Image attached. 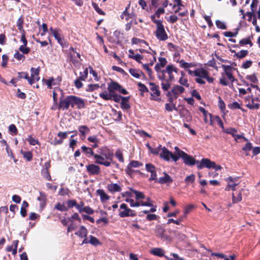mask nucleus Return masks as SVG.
I'll use <instances>...</instances> for the list:
<instances>
[{"label": "nucleus", "instance_id": "6e6d98bb", "mask_svg": "<svg viewBox=\"0 0 260 260\" xmlns=\"http://www.w3.org/2000/svg\"><path fill=\"white\" fill-rule=\"evenodd\" d=\"M72 219L77 220L79 222H81V219L77 213H75L71 217L69 218L68 220L69 222H73Z\"/></svg>", "mask_w": 260, "mask_h": 260}, {"label": "nucleus", "instance_id": "338daca9", "mask_svg": "<svg viewBox=\"0 0 260 260\" xmlns=\"http://www.w3.org/2000/svg\"><path fill=\"white\" fill-rule=\"evenodd\" d=\"M9 130L10 132H11L14 135H16L17 133V128L15 125L13 124H11V125H9Z\"/></svg>", "mask_w": 260, "mask_h": 260}, {"label": "nucleus", "instance_id": "6e6552de", "mask_svg": "<svg viewBox=\"0 0 260 260\" xmlns=\"http://www.w3.org/2000/svg\"><path fill=\"white\" fill-rule=\"evenodd\" d=\"M212 161L208 158H203L200 161L197 160V167L199 169L204 168L211 169Z\"/></svg>", "mask_w": 260, "mask_h": 260}, {"label": "nucleus", "instance_id": "a19ab883", "mask_svg": "<svg viewBox=\"0 0 260 260\" xmlns=\"http://www.w3.org/2000/svg\"><path fill=\"white\" fill-rule=\"evenodd\" d=\"M232 200L234 203H237L242 200V195L241 192H239L237 196H235L233 193L232 194Z\"/></svg>", "mask_w": 260, "mask_h": 260}, {"label": "nucleus", "instance_id": "ea45409f", "mask_svg": "<svg viewBox=\"0 0 260 260\" xmlns=\"http://www.w3.org/2000/svg\"><path fill=\"white\" fill-rule=\"evenodd\" d=\"M239 43L241 46L249 44L252 46L253 45L249 38H244L240 41Z\"/></svg>", "mask_w": 260, "mask_h": 260}, {"label": "nucleus", "instance_id": "052dcab7", "mask_svg": "<svg viewBox=\"0 0 260 260\" xmlns=\"http://www.w3.org/2000/svg\"><path fill=\"white\" fill-rule=\"evenodd\" d=\"M19 50L20 52H22L23 54H27L30 51V48L28 47H26V46L21 45L20 46Z\"/></svg>", "mask_w": 260, "mask_h": 260}, {"label": "nucleus", "instance_id": "c03bdc74", "mask_svg": "<svg viewBox=\"0 0 260 260\" xmlns=\"http://www.w3.org/2000/svg\"><path fill=\"white\" fill-rule=\"evenodd\" d=\"M228 107L231 109H241L240 105L237 102H234L233 103L229 104Z\"/></svg>", "mask_w": 260, "mask_h": 260}, {"label": "nucleus", "instance_id": "4be33fe9", "mask_svg": "<svg viewBox=\"0 0 260 260\" xmlns=\"http://www.w3.org/2000/svg\"><path fill=\"white\" fill-rule=\"evenodd\" d=\"M199 110L204 115V120L206 123L208 122V116H209L210 118V124L212 125V121L211 120L212 115L209 113L204 108L200 107Z\"/></svg>", "mask_w": 260, "mask_h": 260}, {"label": "nucleus", "instance_id": "e2e57ef3", "mask_svg": "<svg viewBox=\"0 0 260 260\" xmlns=\"http://www.w3.org/2000/svg\"><path fill=\"white\" fill-rule=\"evenodd\" d=\"M23 20L22 17H20L17 21V26L19 30H23L24 31V30L23 29Z\"/></svg>", "mask_w": 260, "mask_h": 260}, {"label": "nucleus", "instance_id": "f03ea898", "mask_svg": "<svg viewBox=\"0 0 260 260\" xmlns=\"http://www.w3.org/2000/svg\"><path fill=\"white\" fill-rule=\"evenodd\" d=\"M155 34L157 39L159 41H166L168 38L162 23H158V25H156V29Z\"/></svg>", "mask_w": 260, "mask_h": 260}, {"label": "nucleus", "instance_id": "de8ad7c7", "mask_svg": "<svg viewBox=\"0 0 260 260\" xmlns=\"http://www.w3.org/2000/svg\"><path fill=\"white\" fill-rule=\"evenodd\" d=\"M43 81L44 83L47 85L48 88H52V86L53 85V82L54 81V79L53 77H51L49 79L43 80Z\"/></svg>", "mask_w": 260, "mask_h": 260}, {"label": "nucleus", "instance_id": "9b49d317", "mask_svg": "<svg viewBox=\"0 0 260 260\" xmlns=\"http://www.w3.org/2000/svg\"><path fill=\"white\" fill-rule=\"evenodd\" d=\"M164 176L160 177L156 182H158L160 184H170L173 182V179L166 172L163 173Z\"/></svg>", "mask_w": 260, "mask_h": 260}, {"label": "nucleus", "instance_id": "39448f33", "mask_svg": "<svg viewBox=\"0 0 260 260\" xmlns=\"http://www.w3.org/2000/svg\"><path fill=\"white\" fill-rule=\"evenodd\" d=\"M70 106L69 95L65 98L61 97L59 99V103L58 105V108L62 110H68Z\"/></svg>", "mask_w": 260, "mask_h": 260}, {"label": "nucleus", "instance_id": "774afa93", "mask_svg": "<svg viewBox=\"0 0 260 260\" xmlns=\"http://www.w3.org/2000/svg\"><path fill=\"white\" fill-rule=\"evenodd\" d=\"M70 190L67 188H61L59 191V194L62 196L67 195L69 193Z\"/></svg>", "mask_w": 260, "mask_h": 260}, {"label": "nucleus", "instance_id": "9d476101", "mask_svg": "<svg viewBox=\"0 0 260 260\" xmlns=\"http://www.w3.org/2000/svg\"><path fill=\"white\" fill-rule=\"evenodd\" d=\"M86 168L90 175H98L100 172V168L94 164H89L86 166Z\"/></svg>", "mask_w": 260, "mask_h": 260}, {"label": "nucleus", "instance_id": "c85d7f7f", "mask_svg": "<svg viewBox=\"0 0 260 260\" xmlns=\"http://www.w3.org/2000/svg\"><path fill=\"white\" fill-rule=\"evenodd\" d=\"M89 243L94 246H97L101 244L100 241L96 237L92 235L89 236Z\"/></svg>", "mask_w": 260, "mask_h": 260}, {"label": "nucleus", "instance_id": "1a4fd4ad", "mask_svg": "<svg viewBox=\"0 0 260 260\" xmlns=\"http://www.w3.org/2000/svg\"><path fill=\"white\" fill-rule=\"evenodd\" d=\"M246 101H248V103L246 104V106L250 110L258 109L260 107V104L258 103H255V99L252 96L250 98L248 96L246 99Z\"/></svg>", "mask_w": 260, "mask_h": 260}, {"label": "nucleus", "instance_id": "bf43d9fd", "mask_svg": "<svg viewBox=\"0 0 260 260\" xmlns=\"http://www.w3.org/2000/svg\"><path fill=\"white\" fill-rule=\"evenodd\" d=\"M72 132L69 131V132H59L57 134V136L60 137V139L63 140L67 138V136L69 134H70Z\"/></svg>", "mask_w": 260, "mask_h": 260}, {"label": "nucleus", "instance_id": "58836bf2", "mask_svg": "<svg viewBox=\"0 0 260 260\" xmlns=\"http://www.w3.org/2000/svg\"><path fill=\"white\" fill-rule=\"evenodd\" d=\"M26 140L28 142L29 144L31 145H36V144H39V142L38 140L35 139L31 136H29L26 139Z\"/></svg>", "mask_w": 260, "mask_h": 260}, {"label": "nucleus", "instance_id": "bb28decb", "mask_svg": "<svg viewBox=\"0 0 260 260\" xmlns=\"http://www.w3.org/2000/svg\"><path fill=\"white\" fill-rule=\"evenodd\" d=\"M61 31H58L56 34H54L53 36L55 39L57 41L58 43L62 47H65V43L63 39L61 37Z\"/></svg>", "mask_w": 260, "mask_h": 260}, {"label": "nucleus", "instance_id": "79ce46f5", "mask_svg": "<svg viewBox=\"0 0 260 260\" xmlns=\"http://www.w3.org/2000/svg\"><path fill=\"white\" fill-rule=\"evenodd\" d=\"M218 106L222 112L225 110V104L220 96H218Z\"/></svg>", "mask_w": 260, "mask_h": 260}, {"label": "nucleus", "instance_id": "49530a36", "mask_svg": "<svg viewBox=\"0 0 260 260\" xmlns=\"http://www.w3.org/2000/svg\"><path fill=\"white\" fill-rule=\"evenodd\" d=\"M99 85L98 84H89L87 86V88L86 89V91L88 92L92 91L94 90H96L99 88Z\"/></svg>", "mask_w": 260, "mask_h": 260}, {"label": "nucleus", "instance_id": "37998d69", "mask_svg": "<svg viewBox=\"0 0 260 260\" xmlns=\"http://www.w3.org/2000/svg\"><path fill=\"white\" fill-rule=\"evenodd\" d=\"M142 165V164L137 160H132L128 165L129 168H138Z\"/></svg>", "mask_w": 260, "mask_h": 260}, {"label": "nucleus", "instance_id": "3c124183", "mask_svg": "<svg viewBox=\"0 0 260 260\" xmlns=\"http://www.w3.org/2000/svg\"><path fill=\"white\" fill-rule=\"evenodd\" d=\"M100 96L105 100H111L112 95L105 92H102L99 94Z\"/></svg>", "mask_w": 260, "mask_h": 260}, {"label": "nucleus", "instance_id": "5fc2aeb1", "mask_svg": "<svg viewBox=\"0 0 260 260\" xmlns=\"http://www.w3.org/2000/svg\"><path fill=\"white\" fill-rule=\"evenodd\" d=\"M55 208L60 211H66L68 210V208L64 204L60 203L57 204Z\"/></svg>", "mask_w": 260, "mask_h": 260}, {"label": "nucleus", "instance_id": "69168bd1", "mask_svg": "<svg viewBox=\"0 0 260 260\" xmlns=\"http://www.w3.org/2000/svg\"><path fill=\"white\" fill-rule=\"evenodd\" d=\"M92 6L98 13L101 15L105 14V13L99 7L96 3H92Z\"/></svg>", "mask_w": 260, "mask_h": 260}, {"label": "nucleus", "instance_id": "dca6fc26", "mask_svg": "<svg viewBox=\"0 0 260 260\" xmlns=\"http://www.w3.org/2000/svg\"><path fill=\"white\" fill-rule=\"evenodd\" d=\"M75 234L81 238H86L87 236L88 231L84 226L81 225L79 228V230Z\"/></svg>", "mask_w": 260, "mask_h": 260}, {"label": "nucleus", "instance_id": "a18cd8bd", "mask_svg": "<svg viewBox=\"0 0 260 260\" xmlns=\"http://www.w3.org/2000/svg\"><path fill=\"white\" fill-rule=\"evenodd\" d=\"M88 69L86 68L83 72L80 73L79 78L81 80L84 81L87 77L88 75Z\"/></svg>", "mask_w": 260, "mask_h": 260}, {"label": "nucleus", "instance_id": "72a5a7b5", "mask_svg": "<svg viewBox=\"0 0 260 260\" xmlns=\"http://www.w3.org/2000/svg\"><path fill=\"white\" fill-rule=\"evenodd\" d=\"M171 255H172L173 257H170L167 255H165V257L168 260H184L183 258L179 257L176 253H171Z\"/></svg>", "mask_w": 260, "mask_h": 260}, {"label": "nucleus", "instance_id": "2f4dec72", "mask_svg": "<svg viewBox=\"0 0 260 260\" xmlns=\"http://www.w3.org/2000/svg\"><path fill=\"white\" fill-rule=\"evenodd\" d=\"M130 190L131 191H132L136 195V200L144 199L145 196L142 192L137 191L133 188H130Z\"/></svg>", "mask_w": 260, "mask_h": 260}, {"label": "nucleus", "instance_id": "0e129e2a", "mask_svg": "<svg viewBox=\"0 0 260 260\" xmlns=\"http://www.w3.org/2000/svg\"><path fill=\"white\" fill-rule=\"evenodd\" d=\"M115 156L119 160V161H120V162H123L124 160L122 156V153L120 150H118L116 151L115 153Z\"/></svg>", "mask_w": 260, "mask_h": 260}, {"label": "nucleus", "instance_id": "c756f323", "mask_svg": "<svg viewBox=\"0 0 260 260\" xmlns=\"http://www.w3.org/2000/svg\"><path fill=\"white\" fill-rule=\"evenodd\" d=\"M248 53V51L247 50H242L239 52L236 53V54H234V56H236L239 59H242L247 55Z\"/></svg>", "mask_w": 260, "mask_h": 260}, {"label": "nucleus", "instance_id": "4c0bfd02", "mask_svg": "<svg viewBox=\"0 0 260 260\" xmlns=\"http://www.w3.org/2000/svg\"><path fill=\"white\" fill-rule=\"evenodd\" d=\"M183 218H184V217H183V215L181 217H180L178 219H176V220H174L172 218H170L168 220L167 224H170L171 223H174L175 224L179 225L180 222H181L183 220Z\"/></svg>", "mask_w": 260, "mask_h": 260}, {"label": "nucleus", "instance_id": "0eeeda50", "mask_svg": "<svg viewBox=\"0 0 260 260\" xmlns=\"http://www.w3.org/2000/svg\"><path fill=\"white\" fill-rule=\"evenodd\" d=\"M93 157L96 164L102 165L106 167H109L111 165V162L102 155L95 154Z\"/></svg>", "mask_w": 260, "mask_h": 260}, {"label": "nucleus", "instance_id": "603ef678", "mask_svg": "<svg viewBox=\"0 0 260 260\" xmlns=\"http://www.w3.org/2000/svg\"><path fill=\"white\" fill-rule=\"evenodd\" d=\"M215 24H216V26L218 28L222 29H226V26L224 22H223L219 20H217L216 21Z\"/></svg>", "mask_w": 260, "mask_h": 260}, {"label": "nucleus", "instance_id": "a211bd4d", "mask_svg": "<svg viewBox=\"0 0 260 260\" xmlns=\"http://www.w3.org/2000/svg\"><path fill=\"white\" fill-rule=\"evenodd\" d=\"M121 85L116 82L112 81L108 84L107 89L109 92L119 91Z\"/></svg>", "mask_w": 260, "mask_h": 260}, {"label": "nucleus", "instance_id": "4468645a", "mask_svg": "<svg viewBox=\"0 0 260 260\" xmlns=\"http://www.w3.org/2000/svg\"><path fill=\"white\" fill-rule=\"evenodd\" d=\"M172 152L170 151L167 148L165 147H163L162 148V151L159 154L160 157L164 159L165 160L169 161L170 159V156L171 155Z\"/></svg>", "mask_w": 260, "mask_h": 260}, {"label": "nucleus", "instance_id": "2eb2a0df", "mask_svg": "<svg viewBox=\"0 0 260 260\" xmlns=\"http://www.w3.org/2000/svg\"><path fill=\"white\" fill-rule=\"evenodd\" d=\"M184 90L185 89L182 86L179 85H175L171 89V92H173L175 99H176L178 96V95L183 93Z\"/></svg>", "mask_w": 260, "mask_h": 260}, {"label": "nucleus", "instance_id": "7ed1b4c3", "mask_svg": "<svg viewBox=\"0 0 260 260\" xmlns=\"http://www.w3.org/2000/svg\"><path fill=\"white\" fill-rule=\"evenodd\" d=\"M146 170L151 173L150 177L149 178L150 181L152 180L157 181V174L155 167L150 164H146L145 165Z\"/></svg>", "mask_w": 260, "mask_h": 260}, {"label": "nucleus", "instance_id": "f704fd0d", "mask_svg": "<svg viewBox=\"0 0 260 260\" xmlns=\"http://www.w3.org/2000/svg\"><path fill=\"white\" fill-rule=\"evenodd\" d=\"M170 81L168 79H166L164 82L161 83V88L163 90L167 91L170 88L171 86V83Z\"/></svg>", "mask_w": 260, "mask_h": 260}, {"label": "nucleus", "instance_id": "13d9d810", "mask_svg": "<svg viewBox=\"0 0 260 260\" xmlns=\"http://www.w3.org/2000/svg\"><path fill=\"white\" fill-rule=\"evenodd\" d=\"M224 132L232 135L233 137H234V136H236V133L237 132V131L234 128L230 127L226 128L224 131Z\"/></svg>", "mask_w": 260, "mask_h": 260}, {"label": "nucleus", "instance_id": "a878e982", "mask_svg": "<svg viewBox=\"0 0 260 260\" xmlns=\"http://www.w3.org/2000/svg\"><path fill=\"white\" fill-rule=\"evenodd\" d=\"M38 200L41 202L40 206L42 208H43L46 205V194L44 192H40V196L38 198Z\"/></svg>", "mask_w": 260, "mask_h": 260}, {"label": "nucleus", "instance_id": "e433bc0d", "mask_svg": "<svg viewBox=\"0 0 260 260\" xmlns=\"http://www.w3.org/2000/svg\"><path fill=\"white\" fill-rule=\"evenodd\" d=\"M239 29L237 28L236 30L233 32L231 31H225L223 32L224 36L226 37H236L238 34Z\"/></svg>", "mask_w": 260, "mask_h": 260}, {"label": "nucleus", "instance_id": "8fccbe9b", "mask_svg": "<svg viewBox=\"0 0 260 260\" xmlns=\"http://www.w3.org/2000/svg\"><path fill=\"white\" fill-rule=\"evenodd\" d=\"M137 85L139 87L140 91L142 92H148L149 91L148 88L144 84L139 82Z\"/></svg>", "mask_w": 260, "mask_h": 260}, {"label": "nucleus", "instance_id": "680f3d73", "mask_svg": "<svg viewBox=\"0 0 260 260\" xmlns=\"http://www.w3.org/2000/svg\"><path fill=\"white\" fill-rule=\"evenodd\" d=\"M100 155L103 156L107 160H112L113 154L110 151H108V152H102Z\"/></svg>", "mask_w": 260, "mask_h": 260}, {"label": "nucleus", "instance_id": "864d4df0", "mask_svg": "<svg viewBox=\"0 0 260 260\" xmlns=\"http://www.w3.org/2000/svg\"><path fill=\"white\" fill-rule=\"evenodd\" d=\"M128 57L129 58L134 59L139 63H141V59L143 58V56L139 54H137L135 55H128Z\"/></svg>", "mask_w": 260, "mask_h": 260}, {"label": "nucleus", "instance_id": "6ab92c4d", "mask_svg": "<svg viewBox=\"0 0 260 260\" xmlns=\"http://www.w3.org/2000/svg\"><path fill=\"white\" fill-rule=\"evenodd\" d=\"M108 189L112 193L120 192L121 190V187L117 183H111L108 184Z\"/></svg>", "mask_w": 260, "mask_h": 260}, {"label": "nucleus", "instance_id": "f257e3e1", "mask_svg": "<svg viewBox=\"0 0 260 260\" xmlns=\"http://www.w3.org/2000/svg\"><path fill=\"white\" fill-rule=\"evenodd\" d=\"M69 99L72 108H74L75 106H77L79 109L85 108V102L82 99L75 95H69Z\"/></svg>", "mask_w": 260, "mask_h": 260}, {"label": "nucleus", "instance_id": "f8f14e48", "mask_svg": "<svg viewBox=\"0 0 260 260\" xmlns=\"http://www.w3.org/2000/svg\"><path fill=\"white\" fill-rule=\"evenodd\" d=\"M165 229L160 225H157L155 230V233L157 237L161 239H167V236L164 234Z\"/></svg>", "mask_w": 260, "mask_h": 260}, {"label": "nucleus", "instance_id": "473e14b6", "mask_svg": "<svg viewBox=\"0 0 260 260\" xmlns=\"http://www.w3.org/2000/svg\"><path fill=\"white\" fill-rule=\"evenodd\" d=\"M81 149L82 152L85 153L86 154H90L93 156L95 154L91 148L83 146L81 147Z\"/></svg>", "mask_w": 260, "mask_h": 260}, {"label": "nucleus", "instance_id": "393cba45", "mask_svg": "<svg viewBox=\"0 0 260 260\" xmlns=\"http://www.w3.org/2000/svg\"><path fill=\"white\" fill-rule=\"evenodd\" d=\"M97 193L100 196L102 202L109 199V197L105 192L103 189H99L96 190Z\"/></svg>", "mask_w": 260, "mask_h": 260}, {"label": "nucleus", "instance_id": "412c9836", "mask_svg": "<svg viewBox=\"0 0 260 260\" xmlns=\"http://www.w3.org/2000/svg\"><path fill=\"white\" fill-rule=\"evenodd\" d=\"M208 72L202 69H197L194 71V75L197 77H201L204 78V77H207Z\"/></svg>", "mask_w": 260, "mask_h": 260}, {"label": "nucleus", "instance_id": "ddd939ff", "mask_svg": "<svg viewBox=\"0 0 260 260\" xmlns=\"http://www.w3.org/2000/svg\"><path fill=\"white\" fill-rule=\"evenodd\" d=\"M129 74L136 78H140L141 77H145L143 72L139 70L131 68L129 69Z\"/></svg>", "mask_w": 260, "mask_h": 260}, {"label": "nucleus", "instance_id": "f3484780", "mask_svg": "<svg viewBox=\"0 0 260 260\" xmlns=\"http://www.w3.org/2000/svg\"><path fill=\"white\" fill-rule=\"evenodd\" d=\"M18 77H16V79H17L18 81L22 78H24L27 80L29 84L32 85L34 83V79L29 78L27 73L23 72H19L18 73Z\"/></svg>", "mask_w": 260, "mask_h": 260}, {"label": "nucleus", "instance_id": "c9c22d12", "mask_svg": "<svg viewBox=\"0 0 260 260\" xmlns=\"http://www.w3.org/2000/svg\"><path fill=\"white\" fill-rule=\"evenodd\" d=\"M172 67H171L167 66L166 70H164L165 71V73H167L169 75V78L168 80L170 81H172L174 79V76L172 74L173 72L171 71V69H172Z\"/></svg>", "mask_w": 260, "mask_h": 260}, {"label": "nucleus", "instance_id": "b1692460", "mask_svg": "<svg viewBox=\"0 0 260 260\" xmlns=\"http://www.w3.org/2000/svg\"><path fill=\"white\" fill-rule=\"evenodd\" d=\"M31 71V77L30 78H31L32 79H34V81L35 80H36L37 81L39 80L40 78L39 77H36V76H38L40 72V69L39 68H31L30 69Z\"/></svg>", "mask_w": 260, "mask_h": 260}, {"label": "nucleus", "instance_id": "aec40b11", "mask_svg": "<svg viewBox=\"0 0 260 260\" xmlns=\"http://www.w3.org/2000/svg\"><path fill=\"white\" fill-rule=\"evenodd\" d=\"M177 61L179 62L180 67L184 69H188L190 68L194 67L197 66L194 62L188 63L185 62L184 60H181L180 61L177 60Z\"/></svg>", "mask_w": 260, "mask_h": 260}, {"label": "nucleus", "instance_id": "4d7b16f0", "mask_svg": "<svg viewBox=\"0 0 260 260\" xmlns=\"http://www.w3.org/2000/svg\"><path fill=\"white\" fill-rule=\"evenodd\" d=\"M221 67L223 69L225 74H227V73L232 72L233 69L235 70V69L233 68L231 66L229 65L222 64Z\"/></svg>", "mask_w": 260, "mask_h": 260}, {"label": "nucleus", "instance_id": "09e8293b", "mask_svg": "<svg viewBox=\"0 0 260 260\" xmlns=\"http://www.w3.org/2000/svg\"><path fill=\"white\" fill-rule=\"evenodd\" d=\"M195 180V175L194 174H191L190 175L187 176L185 178V182L188 184L189 183H193Z\"/></svg>", "mask_w": 260, "mask_h": 260}, {"label": "nucleus", "instance_id": "423d86ee", "mask_svg": "<svg viewBox=\"0 0 260 260\" xmlns=\"http://www.w3.org/2000/svg\"><path fill=\"white\" fill-rule=\"evenodd\" d=\"M149 85L151 86L150 87V89L152 91L151 93V95L153 97V100L157 101L158 98L156 99V97L159 96L160 94V92L159 90V86L152 82L149 83Z\"/></svg>", "mask_w": 260, "mask_h": 260}, {"label": "nucleus", "instance_id": "7c9ffc66", "mask_svg": "<svg viewBox=\"0 0 260 260\" xmlns=\"http://www.w3.org/2000/svg\"><path fill=\"white\" fill-rule=\"evenodd\" d=\"M20 152L27 161H29L32 159V154L30 151H24L21 150Z\"/></svg>", "mask_w": 260, "mask_h": 260}, {"label": "nucleus", "instance_id": "cd10ccee", "mask_svg": "<svg viewBox=\"0 0 260 260\" xmlns=\"http://www.w3.org/2000/svg\"><path fill=\"white\" fill-rule=\"evenodd\" d=\"M78 129L84 138L85 137L86 134L89 132V128L86 125L79 126Z\"/></svg>", "mask_w": 260, "mask_h": 260}, {"label": "nucleus", "instance_id": "5701e85b", "mask_svg": "<svg viewBox=\"0 0 260 260\" xmlns=\"http://www.w3.org/2000/svg\"><path fill=\"white\" fill-rule=\"evenodd\" d=\"M151 253L158 256H164V250L160 248H154L151 249L150 251Z\"/></svg>", "mask_w": 260, "mask_h": 260}, {"label": "nucleus", "instance_id": "20e7f679", "mask_svg": "<svg viewBox=\"0 0 260 260\" xmlns=\"http://www.w3.org/2000/svg\"><path fill=\"white\" fill-rule=\"evenodd\" d=\"M182 158L183 160V162L187 166H191L195 164L197 165V160H196L192 156L189 155L185 152H181Z\"/></svg>", "mask_w": 260, "mask_h": 260}]
</instances>
